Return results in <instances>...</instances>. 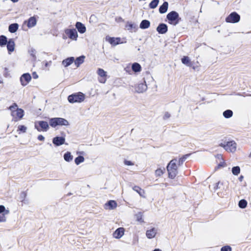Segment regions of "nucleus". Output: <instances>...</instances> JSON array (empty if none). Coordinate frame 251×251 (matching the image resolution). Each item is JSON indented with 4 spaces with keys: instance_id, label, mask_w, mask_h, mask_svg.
Returning a JSON list of instances; mask_svg holds the SVG:
<instances>
[{
    "instance_id": "5",
    "label": "nucleus",
    "mask_w": 251,
    "mask_h": 251,
    "mask_svg": "<svg viewBox=\"0 0 251 251\" xmlns=\"http://www.w3.org/2000/svg\"><path fill=\"white\" fill-rule=\"evenodd\" d=\"M219 146L224 148L226 151L231 152H234L237 148L236 143L233 141L227 142L226 143H221Z\"/></svg>"
},
{
    "instance_id": "13",
    "label": "nucleus",
    "mask_w": 251,
    "mask_h": 251,
    "mask_svg": "<svg viewBox=\"0 0 251 251\" xmlns=\"http://www.w3.org/2000/svg\"><path fill=\"white\" fill-rule=\"evenodd\" d=\"M106 41L108 42L111 45L115 46L119 44H123L126 42H121V38L119 37H111L107 36L105 38Z\"/></svg>"
},
{
    "instance_id": "25",
    "label": "nucleus",
    "mask_w": 251,
    "mask_h": 251,
    "mask_svg": "<svg viewBox=\"0 0 251 251\" xmlns=\"http://www.w3.org/2000/svg\"><path fill=\"white\" fill-rule=\"evenodd\" d=\"M168 8V3L166 1L164 2L162 5H161L159 9V12L161 14L165 13L167 12Z\"/></svg>"
},
{
    "instance_id": "35",
    "label": "nucleus",
    "mask_w": 251,
    "mask_h": 251,
    "mask_svg": "<svg viewBox=\"0 0 251 251\" xmlns=\"http://www.w3.org/2000/svg\"><path fill=\"white\" fill-rule=\"evenodd\" d=\"M233 112L230 110H226L223 112V116L226 118H229L232 116Z\"/></svg>"
},
{
    "instance_id": "33",
    "label": "nucleus",
    "mask_w": 251,
    "mask_h": 251,
    "mask_svg": "<svg viewBox=\"0 0 251 251\" xmlns=\"http://www.w3.org/2000/svg\"><path fill=\"white\" fill-rule=\"evenodd\" d=\"M181 62L183 64L188 66H190L191 65L190 60L188 56H183L181 59Z\"/></svg>"
},
{
    "instance_id": "53",
    "label": "nucleus",
    "mask_w": 251,
    "mask_h": 251,
    "mask_svg": "<svg viewBox=\"0 0 251 251\" xmlns=\"http://www.w3.org/2000/svg\"><path fill=\"white\" fill-rule=\"evenodd\" d=\"M242 178H243V176H240V179H242Z\"/></svg>"
},
{
    "instance_id": "39",
    "label": "nucleus",
    "mask_w": 251,
    "mask_h": 251,
    "mask_svg": "<svg viewBox=\"0 0 251 251\" xmlns=\"http://www.w3.org/2000/svg\"><path fill=\"white\" fill-rule=\"evenodd\" d=\"M136 221L140 223H144V221L142 218V214L141 213H139L135 215Z\"/></svg>"
},
{
    "instance_id": "45",
    "label": "nucleus",
    "mask_w": 251,
    "mask_h": 251,
    "mask_svg": "<svg viewBox=\"0 0 251 251\" xmlns=\"http://www.w3.org/2000/svg\"><path fill=\"white\" fill-rule=\"evenodd\" d=\"M238 204H247V201L245 200H241L239 201Z\"/></svg>"
},
{
    "instance_id": "26",
    "label": "nucleus",
    "mask_w": 251,
    "mask_h": 251,
    "mask_svg": "<svg viewBox=\"0 0 251 251\" xmlns=\"http://www.w3.org/2000/svg\"><path fill=\"white\" fill-rule=\"evenodd\" d=\"M85 57L84 56L82 55L76 58V59L74 61L75 64L77 67H78L84 62Z\"/></svg>"
},
{
    "instance_id": "40",
    "label": "nucleus",
    "mask_w": 251,
    "mask_h": 251,
    "mask_svg": "<svg viewBox=\"0 0 251 251\" xmlns=\"http://www.w3.org/2000/svg\"><path fill=\"white\" fill-rule=\"evenodd\" d=\"M226 166H227V165H226V162L223 159H222V161L218 165V166L217 167V169H219L220 168H223Z\"/></svg>"
},
{
    "instance_id": "43",
    "label": "nucleus",
    "mask_w": 251,
    "mask_h": 251,
    "mask_svg": "<svg viewBox=\"0 0 251 251\" xmlns=\"http://www.w3.org/2000/svg\"><path fill=\"white\" fill-rule=\"evenodd\" d=\"M124 163L126 165H127V166H132L134 165V164L131 162L130 161H128V160H125L124 161Z\"/></svg>"
},
{
    "instance_id": "28",
    "label": "nucleus",
    "mask_w": 251,
    "mask_h": 251,
    "mask_svg": "<svg viewBox=\"0 0 251 251\" xmlns=\"http://www.w3.org/2000/svg\"><path fill=\"white\" fill-rule=\"evenodd\" d=\"M150 26V22L148 20H143L140 25V27L142 29H146Z\"/></svg>"
},
{
    "instance_id": "10",
    "label": "nucleus",
    "mask_w": 251,
    "mask_h": 251,
    "mask_svg": "<svg viewBox=\"0 0 251 251\" xmlns=\"http://www.w3.org/2000/svg\"><path fill=\"white\" fill-rule=\"evenodd\" d=\"M65 33L72 40L76 41L78 38V33L75 28H67L65 30Z\"/></svg>"
},
{
    "instance_id": "47",
    "label": "nucleus",
    "mask_w": 251,
    "mask_h": 251,
    "mask_svg": "<svg viewBox=\"0 0 251 251\" xmlns=\"http://www.w3.org/2000/svg\"><path fill=\"white\" fill-rule=\"evenodd\" d=\"M170 114H169V113H165V115H164V117H165V118H169V117H170Z\"/></svg>"
},
{
    "instance_id": "29",
    "label": "nucleus",
    "mask_w": 251,
    "mask_h": 251,
    "mask_svg": "<svg viewBox=\"0 0 251 251\" xmlns=\"http://www.w3.org/2000/svg\"><path fill=\"white\" fill-rule=\"evenodd\" d=\"M19 25L18 24H13L9 26V31L11 33H15L18 29Z\"/></svg>"
},
{
    "instance_id": "49",
    "label": "nucleus",
    "mask_w": 251,
    "mask_h": 251,
    "mask_svg": "<svg viewBox=\"0 0 251 251\" xmlns=\"http://www.w3.org/2000/svg\"><path fill=\"white\" fill-rule=\"evenodd\" d=\"M113 203H114V204H116V203L115 202V201H108V202H107V204H112Z\"/></svg>"
},
{
    "instance_id": "4",
    "label": "nucleus",
    "mask_w": 251,
    "mask_h": 251,
    "mask_svg": "<svg viewBox=\"0 0 251 251\" xmlns=\"http://www.w3.org/2000/svg\"><path fill=\"white\" fill-rule=\"evenodd\" d=\"M68 101L72 103L83 101L85 100V95L81 92L76 93L70 95L68 98Z\"/></svg>"
},
{
    "instance_id": "14",
    "label": "nucleus",
    "mask_w": 251,
    "mask_h": 251,
    "mask_svg": "<svg viewBox=\"0 0 251 251\" xmlns=\"http://www.w3.org/2000/svg\"><path fill=\"white\" fill-rule=\"evenodd\" d=\"M157 228L152 227L146 231V235L148 239H152L154 238L157 233Z\"/></svg>"
},
{
    "instance_id": "2",
    "label": "nucleus",
    "mask_w": 251,
    "mask_h": 251,
    "mask_svg": "<svg viewBox=\"0 0 251 251\" xmlns=\"http://www.w3.org/2000/svg\"><path fill=\"white\" fill-rule=\"evenodd\" d=\"M176 163V160H172L169 162L167 167L169 177L172 179L175 178L177 174V167Z\"/></svg>"
},
{
    "instance_id": "19",
    "label": "nucleus",
    "mask_w": 251,
    "mask_h": 251,
    "mask_svg": "<svg viewBox=\"0 0 251 251\" xmlns=\"http://www.w3.org/2000/svg\"><path fill=\"white\" fill-rule=\"evenodd\" d=\"M65 139L63 137H55L52 140L53 144L57 146H61L64 144Z\"/></svg>"
},
{
    "instance_id": "11",
    "label": "nucleus",
    "mask_w": 251,
    "mask_h": 251,
    "mask_svg": "<svg viewBox=\"0 0 251 251\" xmlns=\"http://www.w3.org/2000/svg\"><path fill=\"white\" fill-rule=\"evenodd\" d=\"M97 74L100 76L99 81L100 82L104 83L107 80V72L102 69L99 68L97 71Z\"/></svg>"
},
{
    "instance_id": "46",
    "label": "nucleus",
    "mask_w": 251,
    "mask_h": 251,
    "mask_svg": "<svg viewBox=\"0 0 251 251\" xmlns=\"http://www.w3.org/2000/svg\"><path fill=\"white\" fill-rule=\"evenodd\" d=\"M32 76H33V78H34V79H37L38 77L37 74L35 72H34L32 74Z\"/></svg>"
},
{
    "instance_id": "31",
    "label": "nucleus",
    "mask_w": 251,
    "mask_h": 251,
    "mask_svg": "<svg viewBox=\"0 0 251 251\" xmlns=\"http://www.w3.org/2000/svg\"><path fill=\"white\" fill-rule=\"evenodd\" d=\"M165 169L164 167L159 168L155 171V175L156 176H161L165 172Z\"/></svg>"
},
{
    "instance_id": "30",
    "label": "nucleus",
    "mask_w": 251,
    "mask_h": 251,
    "mask_svg": "<svg viewBox=\"0 0 251 251\" xmlns=\"http://www.w3.org/2000/svg\"><path fill=\"white\" fill-rule=\"evenodd\" d=\"M27 130V127L24 125H19L18 126V129L17 132L18 134H20L21 133H25Z\"/></svg>"
},
{
    "instance_id": "15",
    "label": "nucleus",
    "mask_w": 251,
    "mask_h": 251,
    "mask_svg": "<svg viewBox=\"0 0 251 251\" xmlns=\"http://www.w3.org/2000/svg\"><path fill=\"white\" fill-rule=\"evenodd\" d=\"M31 77L29 74L27 73L23 74L20 78L22 85L23 86L26 85L31 80Z\"/></svg>"
},
{
    "instance_id": "9",
    "label": "nucleus",
    "mask_w": 251,
    "mask_h": 251,
    "mask_svg": "<svg viewBox=\"0 0 251 251\" xmlns=\"http://www.w3.org/2000/svg\"><path fill=\"white\" fill-rule=\"evenodd\" d=\"M240 16L237 13L234 12L230 14L226 19L227 23H236L239 22Z\"/></svg>"
},
{
    "instance_id": "44",
    "label": "nucleus",
    "mask_w": 251,
    "mask_h": 251,
    "mask_svg": "<svg viewBox=\"0 0 251 251\" xmlns=\"http://www.w3.org/2000/svg\"><path fill=\"white\" fill-rule=\"evenodd\" d=\"M38 139L40 141H44L45 140V138L43 135H40L38 136Z\"/></svg>"
},
{
    "instance_id": "41",
    "label": "nucleus",
    "mask_w": 251,
    "mask_h": 251,
    "mask_svg": "<svg viewBox=\"0 0 251 251\" xmlns=\"http://www.w3.org/2000/svg\"><path fill=\"white\" fill-rule=\"evenodd\" d=\"M232 249L229 246H225L224 247H223L221 249V251H231Z\"/></svg>"
},
{
    "instance_id": "42",
    "label": "nucleus",
    "mask_w": 251,
    "mask_h": 251,
    "mask_svg": "<svg viewBox=\"0 0 251 251\" xmlns=\"http://www.w3.org/2000/svg\"><path fill=\"white\" fill-rule=\"evenodd\" d=\"M117 205H105V208L107 210L115 209Z\"/></svg>"
},
{
    "instance_id": "37",
    "label": "nucleus",
    "mask_w": 251,
    "mask_h": 251,
    "mask_svg": "<svg viewBox=\"0 0 251 251\" xmlns=\"http://www.w3.org/2000/svg\"><path fill=\"white\" fill-rule=\"evenodd\" d=\"M84 158L82 156H79L75 158V163L76 165H79L80 163L83 162Z\"/></svg>"
},
{
    "instance_id": "6",
    "label": "nucleus",
    "mask_w": 251,
    "mask_h": 251,
    "mask_svg": "<svg viewBox=\"0 0 251 251\" xmlns=\"http://www.w3.org/2000/svg\"><path fill=\"white\" fill-rule=\"evenodd\" d=\"M167 18L170 24L176 25L179 22V14L176 11H171L167 14Z\"/></svg>"
},
{
    "instance_id": "34",
    "label": "nucleus",
    "mask_w": 251,
    "mask_h": 251,
    "mask_svg": "<svg viewBox=\"0 0 251 251\" xmlns=\"http://www.w3.org/2000/svg\"><path fill=\"white\" fill-rule=\"evenodd\" d=\"M73 157L71 152H67L64 155V159L67 162H70L73 160Z\"/></svg>"
},
{
    "instance_id": "51",
    "label": "nucleus",
    "mask_w": 251,
    "mask_h": 251,
    "mask_svg": "<svg viewBox=\"0 0 251 251\" xmlns=\"http://www.w3.org/2000/svg\"><path fill=\"white\" fill-rule=\"evenodd\" d=\"M45 65H46V66H47L48 65V62H46Z\"/></svg>"
},
{
    "instance_id": "24",
    "label": "nucleus",
    "mask_w": 251,
    "mask_h": 251,
    "mask_svg": "<svg viewBox=\"0 0 251 251\" xmlns=\"http://www.w3.org/2000/svg\"><path fill=\"white\" fill-rule=\"evenodd\" d=\"M74 61V58L73 57H71L63 60L62 63L65 67H67L70 65Z\"/></svg>"
},
{
    "instance_id": "22",
    "label": "nucleus",
    "mask_w": 251,
    "mask_h": 251,
    "mask_svg": "<svg viewBox=\"0 0 251 251\" xmlns=\"http://www.w3.org/2000/svg\"><path fill=\"white\" fill-rule=\"evenodd\" d=\"M75 27L80 33L83 34L86 32V28L85 26L80 22H77L76 23Z\"/></svg>"
},
{
    "instance_id": "38",
    "label": "nucleus",
    "mask_w": 251,
    "mask_h": 251,
    "mask_svg": "<svg viewBox=\"0 0 251 251\" xmlns=\"http://www.w3.org/2000/svg\"><path fill=\"white\" fill-rule=\"evenodd\" d=\"M159 3V0H153L150 3V7L151 8L154 9L156 8Z\"/></svg>"
},
{
    "instance_id": "12",
    "label": "nucleus",
    "mask_w": 251,
    "mask_h": 251,
    "mask_svg": "<svg viewBox=\"0 0 251 251\" xmlns=\"http://www.w3.org/2000/svg\"><path fill=\"white\" fill-rule=\"evenodd\" d=\"M9 210L6 209L2 205H0V222H4L6 221L5 216L8 214Z\"/></svg>"
},
{
    "instance_id": "1",
    "label": "nucleus",
    "mask_w": 251,
    "mask_h": 251,
    "mask_svg": "<svg viewBox=\"0 0 251 251\" xmlns=\"http://www.w3.org/2000/svg\"><path fill=\"white\" fill-rule=\"evenodd\" d=\"M9 109L11 111V116L13 117L14 121H17L23 118L24 111L23 109L18 108L17 104H14L10 106Z\"/></svg>"
},
{
    "instance_id": "52",
    "label": "nucleus",
    "mask_w": 251,
    "mask_h": 251,
    "mask_svg": "<svg viewBox=\"0 0 251 251\" xmlns=\"http://www.w3.org/2000/svg\"><path fill=\"white\" fill-rule=\"evenodd\" d=\"M2 83V81L1 79H0V84Z\"/></svg>"
},
{
    "instance_id": "7",
    "label": "nucleus",
    "mask_w": 251,
    "mask_h": 251,
    "mask_svg": "<svg viewBox=\"0 0 251 251\" xmlns=\"http://www.w3.org/2000/svg\"><path fill=\"white\" fill-rule=\"evenodd\" d=\"M210 187L212 191L215 192L219 190V191L218 192V195H219L220 193H222L227 189V187H225L224 186V183L220 181L215 183Z\"/></svg>"
},
{
    "instance_id": "36",
    "label": "nucleus",
    "mask_w": 251,
    "mask_h": 251,
    "mask_svg": "<svg viewBox=\"0 0 251 251\" xmlns=\"http://www.w3.org/2000/svg\"><path fill=\"white\" fill-rule=\"evenodd\" d=\"M240 168L239 166L233 167L232 168V173L235 176L238 175L240 173Z\"/></svg>"
},
{
    "instance_id": "21",
    "label": "nucleus",
    "mask_w": 251,
    "mask_h": 251,
    "mask_svg": "<svg viewBox=\"0 0 251 251\" xmlns=\"http://www.w3.org/2000/svg\"><path fill=\"white\" fill-rule=\"evenodd\" d=\"M132 190L138 193L140 197L145 198L146 193L144 189L138 186H134L132 187Z\"/></svg>"
},
{
    "instance_id": "17",
    "label": "nucleus",
    "mask_w": 251,
    "mask_h": 251,
    "mask_svg": "<svg viewBox=\"0 0 251 251\" xmlns=\"http://www.w3.org/2000/svg\"><path fill=\"white\" fill-rule=\"evenodd\" d=\"M147 89V85L146 84V81H144V83H139L135 87V91L137 93H142L145 92Z\"/></svg>"
},
{
    "instance_id": "20",
    "label": "nucleus",
    "mask_w": 251,
    "mask_h": 251,
    "mask_svg": "<svg viewBox=\"0 0 251 251\" xmlns=\"http://www.w3.org/2000/svg\"><path fill=\"white\" fill-rule=\"evenodd\" d=\"M25 23H27V25L28 28H31L36 25L37 24V20L36 18L33 16L30 17L27 21L25 22Z\"/></svg>"
},
{
    "instance_id": "3",
    "label": "nucleus",
    "mask_w": 251,
    "mask_h": 251,
    "mask_svg": "<svg viewBox=\"0 0 251 251\" xmlns=\"http://www.w3.org/2000/svg\"><path fill=\"white\" fill-rule=\"evenodd\" d=\"M50 125L52 127H55L58 126H67L69 125L68 121L62 118H51L49 120Z\"/></svg>"
},
{
    "instance_id": "32",
    "label": "nucleus",
    "mask_w": 251,
    "mask_h": 251,
    "mask_svg": "<svg viewBox=\"0 0 251 251\" xmlns=\"http://www.w3.org/2000/svg\"><path fill=\"white\" fill-rule=\"evenodd\" d=\"M7 38L4 35L0 36V46L3 47L7 44Z\"/></svg>"
},
{
    "instance_id": "8",
    "label": "nucleus",
    "mask_w": 251,
    "mask_h": 251,
    "mask_svg": "<svg viewBox=\"0 0 251 251\" xmlns=\"http://www.w3.org/2000/svg\"><path fill=\"white\" fill-rule=\"evenodd\" d=\"M35 127L38 131H46L49 128L48 123L45 121H39L35 123Z\"/></svg>"
},
{
    "instance_id": "23",
    "label": "nucleus",
    "mask_w": 251,
    "mask_h": 251,
    "mask_svg": "<svg viewBox=\"0 0 251 251\" xmlns=\"http://www.w3.org/2000/svg\"><path fill=\"white\" fill-rule=\"evenodd\" d=\"M168 30L167 26L165 24H160L157 27L156 30L160 34H164Z\"/></svg>"
},
{
    "instance_id": "50",
    "label": "nucleus",
    "mask_w": 251,
    "mask_h": 251,
    "mask_svg": "<svg viewBox=\"0 0 251 251\" xmlns=\"http://www.w3.org/2000/svg\"><path fill=\"white\" fill-rule=\"evenodd\" d=\"M153 251H161V250L159 249H156L153 250Z\"/></svg>"
},
{
    "instance_id": "16",
    "label": "nucleus",
    "mask_w": 251,
    "mask_h": 251,
    "mask_svg": "<svg viewBox=\"0 0 251 251\" xmlns=\"http://www.w3.org/2000/svg\"><path fill=\"white\" fill-rule=\"evenodd\" d=\"M125 228L119 227L117 228L113 233V237L116 239H120L125 234Z\"/></svg>"
},
{
    "instance_id": "48",
    "label": "nucleus",
    "mask_w": 251,
    "mask_h": 251,
    "mask_svg": "<svg viewBox=\"0 0 251 251\" xmlns=\"http://www.w3.org/2000/svg\"><path fill=\"white\" fill-rule=\"evenodd\" d=\"M246 206H247V205H239V207L240 208H242V209L245 208L246 207Z\"/></svg>"
},
{
    "instance_id": "27",
    "label": "nucleus",
    "mask_w": 251,
    "mask_h": 251,
    "mask_svg": "<svg viewBox=\"0 0 251 251\" xmlns=\"http://www.w3.org/2000/svg\"><path fill=\"white\" fill-rule=\"evenodd\" d=\"M132 70L135 73L140 72L141 71V66L138 63H134L131 66Z\"/></svg>"
},
{
    "instance_id": "18",
    "label": "nucleus",
    "mask_w": 251,
    "mask_h": 251,
    "mask_svg": "<svg viewBox=\"0 0 251 251\" xmlns=\"http://www.w3.org/2000/svg\"><path fill=\"white\" fill-rule=\"evenodd\" d=\"M15 48V44L14 41L12 39H9L7 44V49L9 54L14 51Z\"/></svg>"
}]
</instances>
